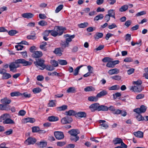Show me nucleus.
Here are the masks:
<instances>
[{"mask_svg":"<svg viewBox=\"0 0 148 148\" xmlns=\"http://www.w3.org/2000/svg\"><path fill=\"white\" fill-rule=\"evenodd\" d=\"M103 36V34L102 33L97 32L95 35L94 37L95 39H98L102 37Z\"/></svg>","mask_w":148,"mask_h":148,"instance_id":"nucleus-36","label":"nucleus"},{"mask_svg":"<svg viewBox=\"0 0 148 148\" xmlns=\"http://www.w3.org/2000/svg\"><path fill=\"white\" fill-rule=\"evenodd\" d=\"M128 6L127 5H124L122 6L119 9V11L121 12L126 11L128 9Z\"/></svg>","mask_w":148,"mask_h":148,"instance_id":"nucleus-42","label":"nucleus"},{"mask_svg":"<svg viewBox=\"0 0 148 148\" xmlns=\"http://www.w3.org/2000/svg\"><path fill=\"white\" fill-rule=\"evenodd\" d=\"M53 52L56 54H58L61 56L62 53L61 52V51L60 48H56L53 51Z\"/></svg>","mask_w":148,"mask_h":148,"instance_id":"nucleus-40","label":"nucleus"},{"mask_svg":"<svg viewBox=\"0 0 148 148\" xmlns=\"http://www.w3.org/2000/svg\"><path fill=\"white\" fill-rule=\"evenodd\" d=\"M58 63L61 65H65L67 64V62L65 60L59 59L58 60Z\"/></svg>","mask_w":148,"mask_h":148,"instance_id":"nucleus-41","label":"nucleus"},{"mask_svg":"<svg viewBox=\"0 0 148 148\" xmlns=\"http://www.w3.org/2000/svg\"><path fill=\"white\" fill-rule=\"evenodd\" d=\"M54 134L56 139L58 140L62 139L64 137V134L63 132L60 131H55Z\"/></svg>","mask_w":148,"mask_h":148,"instance_id":"nucleus-5","label":"nucleus"},{"mask_svg":"<svg viewBox=\"0 0 148 148\" xmlns=\"http://www.w3.org/2000/svg\"><path fill=\"white\" fill-rule=\"evenodd\" d=\"M67 108V106L66 105H64L60 107H58L56 108V110L58 111L64 110Z\"/></svg>","mask_w":148,"mask_h":148,"instance_id":"nucleus-35","label":"nucleus"},{"mask_svg":"<svg viewBox=\"0 0 148 148\" xmlns=\"http://www.w3.org/2000/svg\"><path fill=\"white\" fill-rule=\"evenodd\" d=\"M45 69L48 71H52L54 69V67L51 66H46L45 65Z\"/></svg>","mask_w":148,"mask_h":148,"instance_id":"nucleus-57","label":"nucleus"},{"mask_svg":"<svg viewBox=\"0 0 148 148\" xmlns=\"http://www.w3.org/2000/svg\"><path fill=\"white\" fill-rule=\"evenodd\" d=\"M38 25L42 26H46L47 25V23L44 20L40 21L38 23Z\"/></svg>","mask_w":148,"mask_h":148,"instance_id":"nucleus-45","label":"nucleus"},{"mask_svg":"<svg viewBox=\"0 0 148 148\" xmlns=\"http://www.w3.org/2000/svg\"><path fill=\"white\" fill-rule=\"evenodd\" d=\"M50 62L52 65L54 66L55 67H56L58 66V62L55 60H51Z\"/></svg>","mask_w":148,"mask_h":148,"instance_id":"nucleus-54","label":"nucleus"},{"mask_svg":"<svg viewBox=\"0 0 148 148\" xmlns=\"http://www.w3.org/2000/svg\"><path fill=\"white\" fill-rule=\"evenodd\" d=\"M47 43L46 42H42V44L40 45V48L43 50L44 51L46 50V49L45 47V46L46 45Z\"/></svg>","mask_w":148,"mask_h":148,"instance_id":"nucleus-47","label":"nucleus"},{"mask_svg":"<svg viewBox=\"0 0 148 148\" xmlns=\"http://www.w3.org/2000/svg\"><path fill=\"white\" fill-rule=\"evenodd\" d=\"M99 103H95L91 105L89 107L91 111L94 112L96 110H98Z\"/></svg>","mask_w":148,"mask_h":148,"instance_id":"nucleus-10","label":"nucleus"},{"mask_svg":"<svg viewBox=\"0 0 148 148\" xmlns=\"http://www.w3.org/2000/svg\"><path fill=\"white\" fill-rule=\"evenodd\" d=\"M125 40L128 42H129L130 41L131 39V35L130 34H127L125 35Z\"/></svg>","mask_w":148,"mask_h":148,"instance_id":"nucleus-58","label":"nucleus"},{"mask_svg":"<svg viewBox=\"0 0 148 148\" xmlns=\"http://www.w3.org/2000/svg\"><path fill=\"white\" fill-rule=\"evenodd\" d=\"M144 87L141 85L134 86L130 87V90L134 92H140L143 89Z\"/></svg>","mask_w":148,"mask_h":148,"instance_id":"nucleus-3","label":"nucleus"},{"mask_svg":"<svg viewBox=\"0 0 148 148\" xmlns=\"http://www.w3.org/2000/svg\"><path fill=\"white\" fill-rule=\"evenodd\" d=\"M41 91V89L39 87L34 88L33 90V92L35 94L38 93Z\"/></svg>","mask_w":148,"mask_h":148,"instance_id":"nucleus-50","label":"nucleus"},{"mask_svg":"<svg viewBox=\"0 0 148 148\" xmlns=\"http://www.w3.org/2000/svg\"><path fill=\"white\" fill-rule=\"evenodd\" d=\"M60 45L63 49H64L66 47H68L69 46V44H68V43L66 42L65 41H62L60 44Z\"/></svg>","mask_w":148,"mask_h":148,"instance_id":"nucleus-31","label":"nucleus"},{"mask_svg":"<svg viewBox=\"0 0 148 148\" xmlns=\"http://www.w3.org/2000/svg\"><path fill=\"white\" fill-rule=\"evenodd\" d=\"M10 96L11 97L18 96L20 95H22V93L19 92H14L10 93Z\"/></svg>","mask_w":148,"mask_h":148,"instance_id":"nucleus-44","label":"nucleus"},{"mask_svg":"<svg viewBox=\"0 0 148 148\" xmlns=\"http://www.w3.org/2000/svg\"><path fill=\"white\" fill-rule=\"evenodd\" d=\"M15 63L17 64H21L24 66H30L32 64V62L27 61L22 58L16 60H15Z\"/></svg>","mask_w":148,"mask_h":148,"instance_id":"nucleus-1","label":"nucleus"},{"mask_svg":"<svg viewBox=\"0 0 148 148\" xmlns=\"http://www.w3.org/2000/svg\"><path fill=\"white\" fill-rule=\"evenodd\" d=\"M61 123L63 124L69 123V122H68L65 117L62 118L61 119Z\"/></svg>","mask_w":148,"mask_h":148,"instance_id":"nucleus-63","label":"nucleus"},{"mask_svg":"<svg viewBox=\"0 0 148 148\" xmlns=\"http://www.w3.org/2000/svg\"><path fill=\"white\" fill-rule=\"evenodd\" d=\"M32 130L33 132H36L40 131V128L38 127L34 126L32 127Z\"/></svg>","mask_w":148,"mask_h":148,"instance_id":"nucleus-52","label":"nucleus"},{"mask_svg":"<svg viewBox=\"0 0 148 148\" xmlns=\"http://www.w3.org/2000/svg\"><path fill=\"white\" fill-rule=\"evenodd\" d=\"M36 144L38 145L40 148H43L45 147L47 145L46 142H38Z\"/></svg>","mask_w":148,"mask_h":148,"instance_id":"nucleus-33","label":"nucleus"},{"mask_svg":"<svg viewBox=\"0 0 148 148\" xmlns=\"http://www.w3.org/2000/svg\"><path fill=\"white\" fill-rule=\"evenodd\" d=\"M111 58L109 57H106L103 58L102 60V61L103 62H109L110 61Z\"/></svg>","mask_w":148,"mask_h":148,"instance_id":"nucleus-64","label":"nucleus"},{"mask_svg":"<svg viewBox=\"0 0 148 148\" xmlns=\"http://www.w3.org/2000/svg\"><path fill=\"white\" fill-rule=\"evenodd\" d=\"M50 33H51V35L54 37H56L58 34L59 35V32L58 29L56 30L55 29V27L54 28V29L53 30H50Z\"/></svg>","mask_w":148,"mask_h":148,"instance_id":"nucleus-17","label":"nucleus"},{"mask_svg":"<svg viewBox=\"0 0 148 148\" xmlns=\"http://www.w3.org/2000/svg\"><path fill=\"white\" fill-rule=\"evenodd\" d=\"M1 102L3 104L9 105L11 102V100L9 98L5 97L1 100Z\"/></svg>","mask_w":148,"mask_h":148,"instance_id":"nucleus-14","label":"nucleus"},{"mask_svg":"<svg viewBox=\"0 0 148 148\" xmlns=\"http://www.w3.org/2000/svg\"><path fill=\"white\" fill-rule=\"evenodd\" d=\"M119 72V70L115 68L110 70L108 71V73L110 75L114 74H117Z\"/></svg>","mask_w":148,"mask_h":148,"instance_id":"nucleus-24","label":"nucleus"},{"mask_svg":"<svg viewBox=\"0 0 148 148\" xmlns=\"http://www.w3.org/2000/svg\"><path fill=\"white\" fill-rule=\"evenodd\" d=\"M85 64L82 65L77 67L74 70L73 75L75 76L77 75L79 72L80 69L84 66H86Z\"/></svg>","mask_w":148,"mask_h":148,"instance_id":"nucleus-18","label":"nucleus"},{"mask_svg":"<svg viewBox=\"0 0 148 148\" xmlns=\"http://www.w3.org/2000/svg\"><path fill=\"white\" fill-rule=\"evenodd\" d=\"M88 25V22H85L83 23H81L78 25V26L80 28H84Z\"/></svg>","mask_w":148,"mask_h":148,"instance_id":"nucleus-39","label":"nucleus"},{"mask_svg":"<svg viewBox=\"0 0 148 148\" xmlns=\"http://www.w3.org/2000/svg\"><path fill=\"white\" fill-rule=\"evenodd\" d=\"M75 36L74 34L71 35H70L68 34L65 35L64 37L66 38H67L66 39L65 41L66 42L68 43V44H69V43L72 41V39L75 38Z\"/></svg>","mask_w":148,"mask_h":148,"instance_id":"nucleus-12","label":"nucleus"},{"mask_svg":"<svg viewBox=\"0 0 148 148\" xmlns=\"http://www.w3.org/2000/svg\"><path fill=\"white\" fill-rule=\"evenodd\" d=\"M10 116V114H9L5 113L2 115L0 116V121L1 122L3 120L5 121L8 117Z\"/></svg>","mask_w":148,"mask_h":148,"instance_id":"nucleus-27","label":"nucleus"},{"mask_svg":"<svg viewBox=\"0 0 148 148\" xmlns=\"http://www.w3.org/2000/svg\"><path fill=\"white\" fill-rule=\"evenodd\" d=\"M21 16L23 18L29 19L33 17L34 15L31 13H26L22 14Z\"/></svg>","mask_w":148,"mask_h":148,"instance_id":"nucleus-15","label":"nucleus"},{"mask_svg":"<svg viewBox=\"0 0 148 148\" xmlns=\"http://www.w3.org/2000/svg\"><path fill=\"white\" fill-rule=\"evenodd\" d=\"M76 112L73 110H70L68 111H66L64 113L65 115L69 116H75Z\"/></svg>","mask_w":148,"mask_h":148,"instance_id":"nucleus-22","label":"nucleus"},{"mask_svg":"<svg viewBox=\"0 0 148 148\" xmlns=\"http://www.w3.org/2000/svg\"><path fill=\"white\" fill-rule=\"evenodd\" d=\"M42 52L41 51H36L32 55V57L33 58H38L42 56Z\"/></svg>","mask_w":148,"mask_h":148,"instance_id":"nucleus-7","label":"nucleus"},{"mask_svg":"<svg viewBox=\"0 0 148 148\" xmlns=\"http://www.w3.org/2000/svg\"><path fill=\"white\" fill-rule=\"evenodd\" d=\"M9 34L11 36H12L17 33V31L14 30H11L9 31L8 32Z\"/></svg>","mask_w":148,"mask_h":148,"instance_id":"nucleus-55","label":"nucleus"},{"mask_svg":"<svg viewBox=\"0 0 148 148\" xmlns=\"http://www.w3.org/2000/svg\"><path fill=\"white\" fill-rule=\"evenodd\" d=\"M114 99H116L117 98L120 97L121 96V94L120 92H117L115 94L113 95Z\"/></svg>","mask_w":148,"mask_h":148,"instance_id":"nucleus-59","label":"nucleus"},{"mask_svg":"<svg viewBox=\"0 0 148 148\" xmlns=\"http://www.w3.org/2000/svg\"><path fill=\"white\" fill-rule=\"evenodd\" d=\"M66 143V141H58L56 143V144L58 146L61 147L64 145Z\"/></svg>","mask_w":148,"mask_h":148,"instance_id":"nucleus-49","label":"nucleus"},{"mask_svg":"<svg viewBox=\"0 0 148 148\" xmlns=\"http://www.w3.org/2000/svg\"><path fill=\"white\" fill-rule=\"evenodd\" d=\"M103 15L102 14H100L96 16L94 20L95 21H98L99 20H101L103 19Z\"/></svg>","mask_w":148,"mask_h":148,"instance_id":"nucleus-46","label":"nucleus"},{"mask_svg":"<svg viewBox=\"0 0 148 148\" xmlns=\"http://www.w3.org/2000/svg\"><path fill=\"white\" fill-rule=\"evenodd\" d=\"M135 136L138 138H142L143 136V133L140 131L135 132L133 133Z\"/></svg>","mask_w":148,"mask_h":148,"instance_id":"nucleus-19","label":"nucleus"},{"mask_svg":"<svg viewBox=\"0 0 148 148\" xmlns=\"http://www.w3.org/2000/svg\"><path fill=\"white\" fill-rule=\"evenodd\" d=\"M27 38L28 39L35 40L36 38L37 37L34 35H28L27 36Z\"/></svg>","mask_w":148,"mask_h":148,"instance_id":"nucleus-62","label":"nucleus"},{"mask_svg":"<svg viewBox=\"0 0 148 148\" xmlns=\"http://www.w3.org/2000/svg\"><path fill=\"white\" fill-rule=\"evenodd\" d=\"M95 90V88L92 86L86 87L84 89V90L86 92L94 91Z\"/></svg>","mask_w":148,"mask_h":148,"instance_id":"nucleus-29","label":"nucleus"},{"mask_svg":"<svg viewBox=\"0 0 148 148\" xmlns=\"http://www.w3.org/2000/svg\"><path fill=\"white\" fill-rule=\"evenodd\" d=\"M3 123L4 124H14L15 122L12 120L8 117L6 119L3 121Z\"/></svg>","mask_w":148,"mask_h":148,"instance_id":"nucleus-23","label":"nucleus"},{"mask_svg":"<svg viewBox=\"0 0 148 148\" xmlns=\"http://www.w3.org/2000/svg\"><path fill=\"white\" fill-rule=\"evenodd\" d=\"M79 137L77 135L71 136L70 137V140L72 141L75 142L79 140Z\"/></svg>","mask_w":148,"mask_h":148,"instance_id":"nucleus-43","label":"nucleus"},{"mask_svg":"<svg viewBox=\"0 0 148 148\" xmlns=\"http://www.w3.org/2000/svg\"><path fill=\"white\" fill-rule=\"evenodd\" d=\"M17 63L14 62H12L9 65V67L10 69V71L13 72H16V70H14V69H16L17 68L19 67L16 64Z\"/></svg>","mask_w":148,"mask_h":148,"instance_id":"nucleus-9","label":"nucleus"},{"mask_svg":"<svg viewBox=\"0 0 148 148\" xmlns=\"http://www.w3.org/2000/svg\"><path fill=\"white\" fill-rule=\"evenodd\" d=\"M108 93V92L106 90H103L99 93H98L97 94V95L99 98L106 95H107Z\"/></svg>","mask_w":148,"mask_h":148,"instance_id":"nucleus-16","label":"nucleus"},{"mask_svg":"<svg viewBox=\"0 0 148 148\" xmlns=\"http://www.w3.org/2000/svg\"><path fill=\"white\" fill-rule=\"evenodd\" d=\"M106 66L109 68H113L115 66L113 62H111L110 61L107 63Z\"/></svg>","mask_w":148,"mask_h":148,"instance_id":"nucleus-53","label":"nucleus"},{"mask_svg":"<svg viewBox=\"0 0 148 148\" xmlns=\"http://www.w3.org/2000/svg\"><path fill=\"white\" fill-rule=\"evenodd\" d=\"M122 140L120 138H114L112 141L114 145L121 144L122 142Z\"/></svg>","mask_w":148,"mask_h":148,"instance_id":"nucleus-26","label":"nucleus"},{"mask_svg":"<svg viewBox=\"0 0 148 148\" xmlns=\"http://www.w3.org/2000/svg\"><path fill=\"white\" fill-rule=\"evenodd\" d=\"M55 29L56 30V29H58L59 32V35H62L63 33V31L64 30H66V28L65 27L58 26H56L55 27Z\"/></svg>","mask_w":148,"mask_h":148,"instance_id":"nucleus-20","label":"nucleus"},{"mask_svg":"<svg viewBox=\"0 0 148 148\" xmlns=\"http://www.w3.org/2000/svg\"><path fill=\"white\" fill-rule=\"evenodd\" d=\"M113 79L119 81L121 79V77L119 75H116L111 77Z\"/></svg>","mask_w":148,"mask_h":148,"instance_id":"nucleus-56","label":"nucleus"},{"mask_svg":"<svg viewBox=\"0 0 148 148\" xmlns=\"http://www.w3.org/2000/svg\"><path fill=\"white\" fill-rule=\"evenodd\" d=\"M120 88V86L119 85H115L109 87L108 89L110 90H119Z\"/></svg>","mask_w":148,"mask_h":148,"instance_id":"nucleus-28","label":"nucleus"},{"mask_svg":"<svg viewBox=\"0 0 148 148\" xmlns=\"http://www.w3.org/2000/svg\"><path fill=\"white\" fill-rule=\"evenodd\" d=\"M47 120L50 122H55L58 121L59 118L57 116H51L48 117Z\"/></svg>","mask_w":148,"mask_h":148,"instance_id":"nucleus-25","label":"nucleus"},{"mask_svg":"<svg viewBox=\"0 0 148 148\" xmlns=\"http://www.w3.org/2000/svg\"><path fill=\"white\" fill-rule=\"evenodd\" d=\"M68 133L71 135V136L77 135L80 133V132L77 129H72L68 132Z\"/></svg>","mask_w":148,"mask_h":148,"instance_id":"nucleus-13","label":"nucleus"},{"mask_svg":"<svg viewBox=\"0 0 148 148\" xmlns=\"http://www.w3.org/2000/svg\"><path fill=\"white\" fill-rule=\"evenodd\" d=\"M147 107L143 105H141L140 108L134 109V111L138 114H140L145 112L147 109Z\"/></svg>","mask_w":148,"mask_h":148,"instance_id":"nucleus-4","label":"nucleus"},{"mask_svg":"<svg viewBox=\"0 0 148 148\" xmlns=\"http://www.w3.org/2000/svg\"><path fill=\"white\" fill-rule=\"evenodd\" d=\"M108 110V107L104 105L100 106L99 103L98 111H106Z\"/></svg>","mask_w":148,"mask_h":148,"instance_id":"nucleus-21","label":"nucleus"},{"mask_svg":"<svg viewBox=\"0 0 148 148\" xmlns=\"http://www.w3.org/2000/svg\"><path fill=\"white\" fill-rule=\"evenodd\" d=\"M36 139L34 138L30 137L28 138L25 141V144L27 145L33 144L36 142Z\"/></svg>","mask_w":148,"mask_h":148,"instance_id":"nucleus-6","label":"nucleus"},{"mask_svg":"<svg viewBox=\"0 0 148 148\" xmlns=\"http://www.w3.org/2000/svg\"><path fill=\"white\" fill-rule=\"evenodd\" d=\"M11 77V75L8 73L5 72L3 75L2 78L3 79H7Z\"/></svg>","mask_w":148,"mask_h":148,"instance_id":"nucleus-32","label":"nucleus"},{"mask_svg":"<svg viewBox=\"0 0 148 148\" xmlns=\"http://www.w3.org/2000/svg\"><path fill=\"white\" fill-rule=\"evenodd\" d=\"M63 5L62 4L60 5L57 7L55 10L56 13H58L63 8Z\"/></svg>","mask_w":148,"mask_h":148,"instance_id":"nucleus-48","label":"nucleus"},{"mask_svg":"<svg viewBox=\"0 0 148 148\" xmlns=\"http://www.w3.org/2000/svg\"><path fill=\"white\" fill-rule=\"evenodd\" d=\"M88 99L90 101H97L98 100V98L97 95L96 96H90L88 97Z\"/></svg>","mask_w":148,"mask_h":148,"instance_id":"nucleus-30","label":"nucleus"},{"mask_svg":"<svg viewBox=\"0 0 148 148\" xmlns=\"http://www.w3.org/2000/svg\"><path fill=\"white\" fill-rule=\"evenodd\" d=\"M142 83V81L140 79H138L136 81H134L133 82V84L136 85H141Z\"/></svg>","mask_w":148,"mask_h":148,"instance_id":"nucleus-60","label":"nucleus"},{"mask_svg":"<svg viewBox=\"0 0 148 148\" xmlns=\"http://www.w3.org/2000/svg\"><path fill=\"white\" fill-rule=\"evenodd\" d=\"M136 118L137 120L139 121H143L145 120L144 117L142 116L140 114H138V115L136 116Z\"/></svg>","mask_w":148,"mask_h":148,"instance_id":"nucleus-51","label":"nucleus"},{"mask_svg":"<svg viewBox=\"0 0 148 148\" xmlns=\"http://www.w3.org/2000/svg\"><path fill=\"white\" fill-rule=\"evenodd\" d=\"M87 67L88 70V72L90 73H93V68L90 65L88 66Z\"/></svg>","mask_w":148,"mask_h":148,"instance_id":"nucleus-61","label":"nucleus"},{"mask_svg":"<svg viewBox=\"0 0 148 148\" xmlns=\"http://www.w3.org/2000/svg\"><path fill=\"white\" fill-rule=\"evenodd\" d=\"M86 114L84 112L80 111L78 112H76L75 116L78 118H86Z\"/></svg>","mask_w":148,"mask_h":148,"instance_id":"nucleus-8","label":"nucleus"},{"mask_svg":"<svg viewBox=\"0 0 148 148\" xmlns=\"http://www.w3.org/2000/svg\"><path fill=\"white\" fill-rule=\"evenodd\" d=\"M45 61L43 59L40 58L36 60V61L34 62V64L36 66L38 67L39 66L41 67L40 69L41 70H43L45 69V65L44 64Z\"/></svg>","mask_w":148,"mask_h":148,"instance_id":"nucleus-2","label":"nucleus"},{"mask_svg":"<svg viewBox=\"0 0 148 148\" xmlns=\"http://www.w3.org/2000/svg\"><path fill=\"white\" fill-rule=\"evenodd\" d=\"M76 92V90L75 87H70L66 90V92L68 93H73Z\"/></svg>","mask_w":148,"mask_h":148,"instance_id":"nucleus-37","label":"nucleus"},{"mask_svg":"<svg viewBox=\"0 0 148 148\" xmlns=\"http://www.w3.org/2000/svg\"><path fill=\"white\" fill-rule=\"evenodd\" d=\"M11 107L9 105L0 104V110L9 111L10 110Z\"/></svg>","mask_w":148,"mask_h":148,"instance_id":"nucleus-11","label":"nucleus"},{"mask_svg":"<svg viewBox=\"0 0 148 148\" xmlns=\"http://www.w3.org/2000/svg\"><path fill=\"white\" fill-rule=\"evenodd\" d=\"M25 121V122L27 123V122H30V123H33L35 121V119L33 118L28 117L24 119Z\"/></svg>","mask_w":148,"mask_h":148,"instance_id":"nucleus-34","label":"nucleus"},{"mask_svg":"<svg viewBox=\"0 0 148 148\" xmlns=\"http://www.w3.org/2000/svg\"><path fill=\"white\" fill-rule=\"evenodd\" d=\"M108 15H109L110 16L115 18V12L114 10H110L108 11Z\"/></svg>","mask_w":148,"mask_h":148,"instance_id":"nucleus-38","label":"nucleus"}]
</instances>
